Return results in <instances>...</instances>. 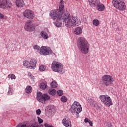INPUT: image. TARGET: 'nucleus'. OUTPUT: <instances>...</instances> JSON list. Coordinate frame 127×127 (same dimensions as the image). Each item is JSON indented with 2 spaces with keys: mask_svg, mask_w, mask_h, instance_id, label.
Segmentation results:
<instances>
[{
  "mask_svg": "<svg viewBox=\"0 0 127 127\" xmlns=\"http://www.w3.org/2000/svg\"><path fill=\"white\" fill-rule=\"evenodd\" d=\"M23 16L28 19H33L34 18V13L30 10H26L23 13Z\"/></svg>",
  "mask_w": 127,
  "mask_h": 127,
  "instance_id": "nucleus-13",
  "label": "nucleus"
},
{
  "mask_svg": "<svg viewBox=\"0 0 127 127\" xmlns=\"http://www.w3.org/2000/svg\"><path fill=\"white\" fill-rule=\"evenodd\" d=\"M93 24L95 26H98L99 24H100V22L98 21V19H95L93 20Z\"/></svg>",
  "mask_w": 127,
  "mask_h": 127,
  "instance_id": "nucleus-26",
  "label": "nucleus"
},
{
  "mask_svg": "<svg viewBox=\"0 0 127 127\" xmlns=\"http://www.w3.org/2000/svg\"><path fill=\"white\" fill-rule=\"evenodd\" d=\"M44 126L45 127H50L51 125H50L47 123H45V124H44Z\"/></svg>",
  "mask_w": 127,
  "mask_h": 127,
  "instance_id": "nucleus-37",
  "label": "nucleus"
},
{
  "mask_svg": "<svg viewBox=\"0 0 127 127\" xmlns=\"http://www.w3.org/2000/svg\"><path fill=\"white\" fill-rule=\"evenodd\" d=\"M80 116H79V113L76 114V118H79Z\"/></svg>",
  "mask_w": 127,
  "mask_h": 127,
  "instance_id": "nucleus-41",
  "label": "nucleus"
},
{
  "mask_svg": "<svg viewBox=\"0 0 127 127\" xmlns=\"http://www.w3.org/2000/svg\"><path fill=\"white\" fill-rule=\"evenodd\" d=\"M119 30V28H117V30Z\"/></svg>",
  "mask_w": 127,
  "mask_h": 127,
  "instance_id": "nucleus-43",
  "label": "nucleus"
},
{
  "mask_svg": "<svg viewBox=\"0 0 127 127\" xmlns=\"http://www.w3.org/2000/svg\"><path fill=\"white\" fill-rule=\"evenodd\" d=\"M25 91L27 94H30L32 92V87L30 86H27L25 89Z\"/></svg>",
  "mask_w": 127,
  "mask_h": 127,
  "instance_id": "nucleus-21",
  "label": "nucleus"
},
{
  "mask_svg": "<svg viewBox=\"0 0 127 127\" xmlns=\"http://www.w3.org/2000/svg\"><path fill=\"white\" fill-rule=\"evenodd\" d=\"M31 127H38L37 126H31ZM39 127H43V125H41Z\"/></svg>",
  "mask_w": 127,
  "mask_h": 127,
  "instance_id": "nucleus-40",
  "label": "nucleus"
},
{
  "mask_svg": "<svg viewBox=\"0 0 127 127\" xmlns=\"http://www.w3.org/2000/svg\"><path fill=\"white\" fill-rule=\"evenodd\" d=\"M65 2L63 0H61L60 2L59 9L52 10L50 11V16L53 20L56 19V21L54 22L55 26L57 27H61L62 23L61 20L65 22V25L66 27H73L76 25L78 26L81 24V20L78 19L77 17L70 16V14L67 11H64L65 6L64 3Z\"/></svg>",
  "mask_w": 127,
  "mask_h": 127,
  "instance_id": "nucleus-1",
  "label": "nucleus"
},
{
  "mask_svg": "<svg viewBox=\"0 0 127 127\" xmlns=\"http://www.w3.org/2000/svg\"><path fill=\"white\" fill-rule=\"evenodd\" d=\"M54 55H55V53H53Z\"/></svg>",
  "mask_w": 127,
  "mask_h": 127,
  "instance_id": "nucleus-44",
  "label": "nucleus"
},
{
  "mask_svg": "<svg viewBox=\"0 0 127 127\" xmlns=\"http://www.w3.org/2000/svg\"><path fill=\"white\" fill-rule=\"evenodd\" d=\"M99 99L101 100L102 103H103L106 107H110L113 105V102L111 97L107 95H100Z\"/></svg>",
  "mask_w": 127,
  "mask_h": 127,
  "instance_id": "nucleus-5",
  "label": "nucleus"
},
{
  "mask_svg": "<svg viewBox=\"0 0 127 127\" xmlns=\"http://www.w3.org/2000/svg\"><path fill=\"white\" fill-rule=\"evenodd\" d=\"M62 124H64V126L66 127H71L72 123L71 122V120L69 117L64 118L62 121Z\"/></svg>",
  "mask_w": 127,
  "mask_h": 127,
  "instance_id": "nucleus-14",
  "label": "nucleus"
},
{
  "mask_svg": "<svg viewBox=\"0 0 127 127\" xmlns=\"http://www.w3.org/2000/svg\"><path fill=\"white\" fill-rule=\"evenodd\" d=\"M97 6V9L99 11H104V9H105V5L103 4H100L96 5Z\"/></svg>",
  "mask_w": 127,
  "mask_h": 127,
  "instance_id": "nucleus-18",
  "label": "nucleus"
},
{
  "mask_svg": "<svg viewBox=\"0 0 127 127\" xmlns=\"http://www.w3.org/2000/svg\"><path fill=\"white\" fill-rule=\"evenodd\" d=\"M64 94L63 91L62 90H59L57 91V94L58 95V96H62Z\"/></svg>",
  "mask_w": 127,
  "mask_h": 127,
  "instance_id": "nucleus-30",
  "label": "nucleus"
},
{
  "mask_svg": "<svg viewBox=\"0 0 127 127\" xmlns=\"http://www.w3.org/2000/svg\"><path fill=\"white\" fill-rule=\"evenodd\" d=\"M90 6L96 7L100 3L99 0H88Z\"/></svg>",
  "mask_w": 127,
  "mask_h": 127,
  "instance_id": "nucleus-15",
  "label": "nucleus"
},
{
  "mask_svg": "<svg viewBox=\"0 0 127 127\" xmlns=\"http://www.w3.org/2000/svg\"><path fill=\"white\" fill-rule=\"evenodd\" d=\"M12 93H13V90L11 87H10V86H9V90L8 91V95L10 96V95H12Z\"/></svg>",
  "mask_w": 127,
  "mask_h": 127,
  "instance_id": "nucleus-29",
  "label": "nucleus"
},
{
  "mask_svg": "<svg viewBox=\"0 0 127 127\" xmlns=\"http://www.w3.org/2000/svg\"><path fill=\"white\" fill-rule=\"evenodd\" d=\"M12 4L9 2V0H0V8H10Z\"/></svg>",
  "mask_w": 127,
  "mask_h": 127,
  "instance_id": "nucleus-10",
  "label": "nucleus"
},
{
  "mask_svg": "<svg viewBox=\"0 0 127 127\" xmlns=\"http://www.w3.org/2000/svg\"><path fill=\"white\" fill-rule=\"evenodd\" d=\"M16 5L17 7H23L25 5L23 0H16Z\"/></svg>",
  "mask_w": 127,
  "mask_h": 127,
  "instance_id": "nucleus-16",
  "label": "nucleus"
},
{
  "mask_svg": "<svg viewBox=\"0 0 127 127\" xmlns=\"http://www.w3.org/2000/svg\"><path fill=\"white\" fill-rule=\"evenodd\" d=\"M36 114L37 115H40V114H41V110H40V109H37L36 110Z\"/></svg>",
  "mask_w": 127,
  "mask_h": 127,
  "instance_id": "nucleus-34",
  "label": "nucleus"
},
{
  "mask_svg": "<svg viewBox=\"0 0 127 127\" xmlns=\"http://www.w3.org/2000/svg\"><path fill=\"white\" fill-rule=\"evenodd\" d=\"M70 113H76L79 114L82 112V106L80 105V103L75 101L71 105L69 109Z\"/></svg>",
  "mask_w": 127,
  "mask_h": 127,
  "instance_id": "nucleus-6",
  "label": "nucleus"
},
{
  "mask_svg": "<svg viewBox=\"0 0 127 127\" xmlns=\"http://www.w3.org/2000/svg\"><path fill=\"white\" fill-rule=\"evenodd\" d=\"M36 60L33 59H31L29 62L26 60L23 62V65L28 69L34 70V69H35V67H36Z\"/></svg>",
  "mask_w": 127,
  "mask_h": 127,
  "instance_id": "nucleus-9",
  "label": "nucleus"
},
{
  "mask_svg": "<svg viewBox=\"0 0 127 127\" xmlns=\"http://www.w3.org/2000/svg\"><path fill=\"white\" fill-rule=\"evenodd\" d=\"M90 121V119H88V118H85L84 119V122L85 123H89V122Z\"/></svg>",
  "mask_w": 127,
  "mask_h": 127,
  "instance_id": "nucleus-36",
  "label": "nucleus"
},
{
  "mask_svg": "<svg viewBox=\"0 0 127 127\" xmlns=\"http://www.w3.org/2000/svg\"><path fill=\"white\" fill-rule=\"evenodd\" d=\"M102 82L106 87H110L114 82V78L111 75H104L102 76Z\"/></svg>",
  "mask_w": 127,
  "mask_h": 127,
  "instance_id": "nucleus-7",
  "label": "nucleus"
},
{
  "mask_svg": "<svg viewBox=\"0 0 127 127\" xmlns=\"http://www.w3.org/2000/svg\"><path fill=\"white\" fill-rule=\"evenodd\" d=\"M51 88H57V82L55 81H52L51 83Z\"/></svg>",
  "mask_w": 127,
  "mask_h": 127,
  "instance_id": "nucleus-25",
  "label": "nucleus"
},
{
  "mask_svg": "<svg viewBox=\"0 0 127 127\" xmlns=\"http://www.w3.org/2000/svg\"><path fill=\"white\" fill-rule=\"evenodd\" d=\"M38 118V122L39 124H42V123H43V120L42 119H41L39 116L37 117Z\"/></svg>",
  "mask_w": 127,
  "mask_h": 127,
  "instance_id": "nucleus-33",
  "label": "nucleus"
},
{
  "mask_svg": "<svg viewBox=\"0 0 127 127\" xmlns=\"http://www.w3.org/2000/svg\"><path fill=\"white\" fill-rule=\"evenodd\" d=\"M30 78L31 79H32V80H34V76H33V75H32V74H30Z\"/></svg>",
  "mask_w": 127,
  "mask_h": 127,
  "instance_id": "nucleus-39",
  "label": "nucleus"
},
{
  "mask_svg": "<svg viewBox=\"0 0 127 127\" xmlns=\"http://www.w3.org/2000/svg\"><path fill=\"white\" fill-rule=\"evenodd\" d=\"M16 127H29V125L26 124H19Z\"/></svg>",
  "mask_w": 127,
  "mask_h": 127,
  "instance_id": "nucleus-23",
  "label": "nucleus"
},
{
  "mask_svg": "<svg viewBox=\"0 0 127 127\" xmlns=\"http://www.w3.org/2000/svg\"><path fill=\"white\" fill-rule=\"evenodd\" d=\"M39 70H40V72H43V71L45 70V66H44L43 65H41L39 67Z\"/></svg>",
  "mask_w": 127,
  "mask_h": 127,
  "instance_id": "nucleus-31",
  "label": "nucleus"
},
{
  "mask_svg": "<svg viewBox=\"0 0 127 127\" xmlns=\"http://www.w3.org/2000/svg\"><path fill=\"white\" fill-rule=\"evenodd\" d=\"M51 68L53 72L62 73V74H64V73H65V71L64 70V66H63V64L55 61L53 62Z\"/></svg>",
  "mask_w": 127,
  "mask_h": 127,
  "instance_id": "nucleus-3",
  "label": "nucleus"
},
{
  "mask_svg": "<svg viewBox=\"0 0 127 127\" xmlns=\"http://www.w3.org/2000/svg\"><path fill=\"white\" fill-rule=\"evenodd\" d=\"M36 99L40 103H43L46 101H49L50 100V96L46 94H42L41 92H37Z\"/></svg>",
  "mask_w": 127,
  "mask_h": 127,
  "instance_id": "nucleus-8",
  "label": "nucleus"
},
{
  "mask_svg": "<svg viewBox=\"0 0 127 127\" xmlns=\"http://www.w3.org/2000/svg\"><path fill=\"white\" fill-rule=\"evenodd\" d=\"M40 54L41 55H49V54H52V50L49 47L42 46Z\"/></svg>",
  "mask_w": 127,
  "mask_h": 127,
  "instance_id": "nucleus-12",
  "label": "nucleus"
},
{
  "mask_svg": "<svg viewBox=\"0 0 127 127\" xmlns=\"http://www.w3.org/2000/svg\"><path fill=\"white\" fill-rule=\"evenodd\" d=\"M112 3L114 7L120 11H125L127 6L123 0H113Z\"/></svg>",
  "mask_w": 127,
  "mask_h": 127,
  "instance_id": "nucleus-4",
  "label": "nucleus"
},
{
  "mask_svg": "<svg viewBox=\"0 0 127 127\" xmlns=\"http://www.w3.org/2000/svg\"><path fill=\"white\" fill-rule=\"evenodd\" d=\"M77 46L83 54L89 53V45L86 38L83 37H79L77 41Z\"/></svg>",
  "mask_w": 127,
  "mask_h": 127,
  "instance_id": "nucleus-2",
  "label": "nucleus"
},
{
  "mask_svg": "<svg viewBox=\"0 0 127 127\" xmlns=\"http://www.w3.org/2000/svg\"><path fill=\"white\" fill-rule=\"evenodd\" d=\"M8 77L9 79H11V80H15L16 79L15 75L13 74H9Z\"/></svg>",
  "mask_w": 127,
  "mask_h": 127,
  "instance_id": "nucleus-28",
  "label": "nucleus"
},
{
  "mask_svg": "<svg viewBox=\"0 0 127 127\" xmlns=\"http://www.w3.org/2000/svg\"><path fill=\"white\" fill-rule=\"evenodd\" d=\"M40 35L43 39H47L48 38V34L45 31L41 32Z\"/></svg>",
  "mask_w": 127,
  "mask_h": 127,
  "instance_id": "nucleus-19",
  "label": "nucleus"
},
{
  "mask_svg": "<svg viewBox=\"0 0 127 127\" xmlns=\"http://www.w3.org/2000/svg\"><path fill=\"white\" fill-rule=\"evenodd\" d=\"M0 18L1 19H3V18H4V15L2 14L1 13H0Z\"/></svg>",
  "mask_w": 127,
  "mask_h": 127,
  "instance_id": "nucleus-35",
  "label": "nucleus"
},
{
  "mask_svg": "<svg viewBox=\"0 0 127 127\" xmlns=\"http://www.w3.org/2000/svg\"><path fill=\"white\" fill-rule=\"evenodd\" d=\"M40 89H42V90H45L46 88H47V84H45V83H41L40 84Z\"/></svg>",
  "mask_w": 127,
  "mask_h": 127,
  "instance_id": "nucleus-22",
  "label": "nucleus"
},
{
  "mask_svg": "<svg viewBox=\"0 0 127 127\" xmlns=\"http://www.w3.org/2000/svg\"><path fill=\"white\" fill-rule=\"evenodd\" d=\"M33 49L35 50H39L40 49V47L37 45H35L33 46Z\"/></svg>",
  "mask_w": 127,
  "mask_h": 127,
  "instance_id": "nucleus-32",
  "label": "nucleus"
},
{
  "mask_svg": "<svg viewBox=\"0 0 127 127\" xmlns=\"http://www.w3.org/2000/svg\"><path fill=\"white\" fill-rule=\"evenodd\" d=\"M25 29L26 31H33L35 29V26L31 20H27L25 25Z\"/></svg>",
  "mask_w": 127,
  "mask_h": 127,
  "instance_id": "nucleus-11",
  "label": "nucleus"
},
{
  "mask_svg": "<svg viewBox=\"0 0 127 127\" xmlns=\"http://www.w3.org/2000/svg\"><path fill=\"white\" fill-rule=\"evenodd\" d=\"M61 101L62 103H66L67 101H68V98H67L65 96H63L61 98Z\"/></svg>",
  "mask_w": 127,
  "mask_h": 127,
  "instance_id": "nucleus-24",
  "label": "nucleus"
},
{
  "mask_svg": "<svg viewBox=\"0 0 127 127\" xmlns=\"http://www.w3.org/2000/svg\"><path fill=\"white\" fill-rule=\"evenodd\" d=\"M88 102L89 103V104H90V105H94V106H95V100H94V99L92 98L88 99Z\"/></svg>",
  "mask_w": 127,
  "mask_h": 127,
  "instance_id": "nucleus-27",
  "label": "nucleus"
},
{
  "mask_svg": "<svg viewBox=\"0 0 127 127\" xmlns=\"http://www.w3.org/2000/svg\"><path fill=\"white\" fill-rule=\"evenodd\" d=\"M83 32V30L82 28L80 27L76 28L74 33L77 35H80V34H82V33Z\"/></svg>",
  "mask_w": 127,
  "mask_h": 127,
  "instance_id": "nucleus-17",
  "label": "nucleus"
},
{
  "mask_svg": "<svg viewBox=\"0 0 127 127\" xmlns=\"http://www.w3.org/2000/svg\"><path fill=\"white\" fill-rule=\"evenodd\" d=\"M90 126H91V127H92L93 126V122H92V121H90L89 122H88Z\"/></svg>",
  "mask_w": 127,
  "mask_h": 127,
  "instance_id": "nucleus-38",
  "label": "nucleus"
},
{
  "mask_svg": "<svg viewBox=\"0 0 127 127\" xmlns=\"http://www.w3.org/2000/svg\"><path fill=\"white\" fill-rule=\"evenodd\" d=\"M56 93L57 92L55 89H50L49 90V94L51 96H55V95H56Z\"/></svg>",
  "mask_w": 127,
  "mask_h": 127,
  "instance_id": "nucleus-20",
  "label": "nucleus"
},
{
  "mask_svg": "<svg viewBox=\"0 0 127 127\" xmlns=\"http://www.w3.org/2000/svg\"><path fill=\"white\" fill-rule=\"evenodd\" d=\"M30 74L31 75V73H28L29 76L30 77Z\"/></svg>",
  "mask_w": 127,
  "mask_h": 127,
  "instance_id": "nucleus-42",
  "label": "nucleus"
}]
</instances>
